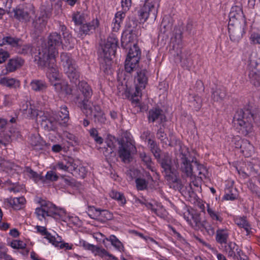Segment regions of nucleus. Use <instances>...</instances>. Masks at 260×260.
<instances>
[{"label": "nucleus", "instance_id": "nucleus-1", "mask_svg": "<svg viewBox=\"0 0 260 260\" xmlns=\"http://www.w3.org/2000/svg\"><path fill=\"white\" fill-rule=\"evenodd\" d=\"M79 90L81 94L77 95L75 102L80 108L82 112L86 117L94 118L95 122L104 123L106 122V117L99 106L93 105L89 101L92 94V90L90 86L85 81L79 82Z\"/></svg>", "mask_w": 260, "mask_h": 260}, {"label": "nucleus", "instance_id": "nucleus-2", "mask_svg": "<svg viewBox=\"0 0 260 260\" xmlns=\"http://www.w3.org/2000/svg\"><path fill=\"white\" fill-rule=\"evenodd\" d=\"M234 119L239 132L246 136L252 132L254 124L257 126L260 125V111L248 106L238 110Z\"/></svg>", "mask_w": 260, "mask_h": 260}, {"label": "nucleus", "instance_id": "nucleus-3", "mask_svg": "<svg viewBox=\"0 0 260 260\" xmlns=\"http://www.w3.org/2000/svg\"><path fill=\"white\" fill-rule=\"evenodd\" d=\"M179 152L177 154V160L180 166V170L185 173L187 176H194L198 175V177L201 179L206 177L207 171L203 165L199 164L197 161L194 163L197 165V170L193 171L191 162H193V158H191L188 148L184 145H179Z\"/></svg>", "mask_w": 260, "mask_h": 260}, {"label": "nucleus", "instance_id": "nucleus-4", "mask_svg": "<svg viewBox=\"0 0 260 260\" xmlns=\"http://www.w3.org/2000/svg\"><path fill=\"white\" fill-rule=\"evenodd\" d=\"M48 47L42 46L38 50V54L35 56V60L39 66H46L47 61L51 56L56 57L58 54L57 48L62 44L60 35L57 32L51 34L48 37Z\"/></svg>", "mask_w": 260, "mask_h": 260}, {"label": "nucleus", "instance_id": "nucleus-5", "mask_svg": "<svg viewBox=\"0 0 260 260\" xmlns=\"http://www.w3.org/2000/svg\"><path fill=\"white\" fill-rule=\"evenodd\" d=\"M29 114L31 115H35L37 120L39 119L41 126L47 131H53L56 127L59 119L54 117L53 112H44L39 110L29 109Z\"/></svg>", "mask_w": 260, "mask_h": 260}, {"label": "nucleus", "instance_id": "nucleus-6", "mask_svg": "<svg viewBox=\"0 0 260 260\" xmlns=\"http://www.w3.org/2000/svg\"><path fill=\"white\" fill-rule=\"evenodd\" d=\"M60 60L63 70L71 82L76 84L79 80V73L75 60L67 53L61 54Z\"/></svg>", "mask_w": 260, "mask_h": 260}, {"label": "nucleus", "instance_id": "nucleus-7", "mask_svg": "<svg viewBox=\"0 0 260 260\" xmlns=\"http://www.w3.org/2000/svg\"><path fill=\"white\" fill-rule=\"evenodd\" d=\"M159 7V0H146L139 12L141 21H145L149 18L155 20Z\"/></svg>", "mask_w": 260, "mask_h": 260}, {"label": "nucleus", "instance_id": "nucleus-8", "mask_svg": "<svg viewBox=\"0 0 260 260\" xmlns=\"http://www.w3.org/2000/svg\"><path fill=\"white\" fill-rule=\"evenodd\" d=\"M39 204L40 207L36 209L35 214L40 221H45L47 216L54 217L60 214L55 206L49 201L41 200Z\"/></svg>", "mask_w": 260, "mask_h": 260}, {"label": "nucleus", "instance_id": "nucleus-9", "mask_svg": "<svg viewBox=\"0 0 260 260\" xmlns=\"http://www.w3.org/2000/svg\"><path fill=\"white\" fill-rule=\"evenodd\" d=\"M140 54V50L136 44L130 48L125 61L126 72L131 73L136 69L139 61Z\"/></svg>", "mask_w": 260, "mask_h": 260}, {"label": "nucleus", "instance_id": "nucleus-10", "mask_svg": "<svg viewBox=\"0 0 260 260\" xmlns=\"http://www.w3.org/2000/svg\"><path fill=\"white\" fill-rule=\"evenodd\" d=\"M228 29L230 40L235 43L239 42L245 33L243 24L233 19L229 22Z\"/></svg>", "mask_w": 260, "mask_h": 260}, {"label": "nucleus", "instance_id": "nucleus-11", "mask_svg": "<svg viewBox=\"0 0 260 260\" xmlns=\"http://www.w3.org/2000/svg\"><path fill=\"white\" fill-rule=\"evenodd\" d=\"M135 77V83L136 91L134 93L135 97L141 96L142 90L144 89L148 82L147 71L145 69L138 70Z\"/></svg>", "mask_w": 260, "mask_h": 260}, {"label": "nucleus", "instance_id": "nucleus-12", "mask_svg": "<svg viewBox=\"0 0 260 260\" xmlns=\"http://www.w3.org/2000/svg\"><path fill=\"white\" fill-rule=\"evenodd\" d=\"M41 67L47 68V76L50 82H57L60 80V76L56 64L55 58L51 56L48 58L46 66H40Z\"/></svg>", "mask_w": 260, "mask_h": 260}, {"label": "nucleus", "instance_id": "nucleus-13", "mask_svg": "<svg viewBox=\"0 0 260 260\" xmlns=\"http://www.w3.org/2000/svg\"><path fill=\"white\" fill-rule=\"evenodd\" d=\"M118 43V39L113 34L107 38L106 43L103 48L104 58L108 61L111 59L112 56H114L116 53Z\"/></svg>", "mask_w": 260, "mask_h": 260}, {"label": "nucleus", "instance_id": "nucleus-14", "mask_svg": "<svg viewBox=\"0 0 260 260\" xmlns=\"http://www.w3.org/2000/svg\"><path fill=\"white\" fill-rule=\"evenodd\" d=\"M77 161L72 157H67L62 161H59L54 166V170H59L64 172H71L75 171L78 167Z\"/></svg>", "mask_w": 260, "mask_h": 260}, {"label": "nucleus", "instance_id": "nucleus-15", "mask_svg": "<svg viewBox=\"0 0 260 260\" xmlns=\"http://www.w3.org/2000/svg\"><path fill=\"white\" fill-rule=\"evenodd\" d=\"M135 151L136 147L132 142H122L119 147L118 155L123 161H129L132 153Z\"/></svg>", "mask_w": 260, "mask_h": 260}, {"label": "nucleus", "instance_id": "nucleus-16", "mask_svg": "<svg viewBox=\"0 0 260 260\" xmlns=\"http://www.w3.org/2000/svg\"><path fill=\"white\" fill-rule=\"evenodd\" d=\"M249 76L252 84L258 86L260 85V64L255 61H250L249 64Z\"/></svg>", "mask_w": 260, "mask_h": 260}, {"label": "nucleus", "instance_id": "nucleus-17", "mask_svg": "<svg viewBox=\"0 0 260 260\" xmlns=\"http://www.w3.org/2000/svg\"><path fill=\"white\" fill-rule=\"evenodd\" d=\"M24 60L21 57L16 56L10 59L6 66V69L2 71L4 75L15 72L21 68L24 64Z\"/></svg>", "mask_w": 260, "mask_h": 260}, {"label": "nucleus", "instance_id": "nucleus-18", "mask_svg": "<svg viewBox=\"0 0 260 260\" xmlns=\"http://www.w3.org/2000/svg\"><path fill=\"white\" fill-rule=\"evenodd\" d=\"M224 251L229 257L237 259L241 258L242 251L235 242H230L225 245Z\"/></svg>", "mask_w": 260, "mask_h": 260}, {"label": "nucleus", "instance_id": "nucleus-19", "mask_svg": "<svg viewBox=\"0 0 260 260\" xmlns=\"http://www.w3.org/2000/svg\"><path fill=\"white\" fill-rule=\"evenodd\" d=\"M99 22L97 19H94L91 22L82 24L80 26L79 33L80 37L83 35H89L92 33L99 26Z\"/></svg>", "mask_w": 260, "mask_h": 260}, {"label": "nucleus", "instance_id": "nucleus-20", "mask_svg": "<svg viewBox=\"0 0 260 260\" xmlns=\"http://www.w3.org/2000/svg\"><path fill=\"white\" fill-rule=\"evenodd\" d=\"M10 15L20 21L26 22L30 20L29 14L20 7L13 9Z\"/></svg>", "mask_w": 260, "mask_h": 260}, {"label": "nucleus", "instance_id": "nucleus-21", "mask_svg": "<svg viewBox=\"0 0 260 260\" xmlns=\"http://www.w3.org/2000/svg\"><path fill=\"white\" fill-rule=\"evenodd\" d=\"M55 90L60 94H70L72 93L71 88L68 85L67 82L64 80H60L54 83H52Z\"/></svg>", "mask_w": 260, "mask_h": 260}, {"label": "nucleus", "instance_id": "nucleus-22", "mask_svg": "<svg viewBox=\"0 0 260 260\" xmlns=\"http://www.w3.org/2000/svg\"><path fill=\"white\" fill-rule=\"evenodd\" d=\"M25 199L23 197L18 198H10L5 200L14 210H20L22 208L25 203Z\"/></svg>", "mask_w": 260, "mask_h": 260}, {"label": "nucleus", "instance_id": "nucleus-23", "mask_svg": "<svg viewBox=\"0 0 260 260\" xmlns=\"http://www.w3.org/2000/svg\"><path fill=\"white\" fill-rule=\"evenodd\" d=\"M229 235V231L228 229H218L216 232L215 239L216 242L220 244H226Z\"/></svg>", "mask_w": 260, "mask_h": 260}, {"label": "nucleus", "instance_id": "nucleus-24", "mask_svg": "<svg viewBox=\"0 0 260 260\" xmlns=\"http://www.w3.org/2000/svg\"><path fill=\"white\" fill-rule=\"evenodd\" d=\"M226 96V91L225 88L222 86H216L215 89H213L212 93V99L214 102H220Z\"/></svg>", "mask_w": 260, "mask_h": 260}, {"label": "nucleus", "instance_id": "nucleus-25", "mask_svg": "<svg viewBox=\"0 0 260 260\" xmlns=\"http://www.w3.org/2000/svg\"><path fill=\"white\" fill-rule=\"evenodd\" d=\"M164 119L165 115L159 109L155 108L149 111L148 119L150 122H154L156 120L161 122Z\"/></svg>", "mask_w": 260, "mask_h": 260}, {"label": "nucleus", "instance_id": "nucleus-26", "mask_svg": "<svg viewBox=\"0 0 260 260\" xmlns=\"http://www.w3.org/2000/svg\"><path fill=\"white\" fill-rule=\"evenodd\" d=\"M125 16V14L123 12L119 11L116 13L112 24L113 31L117 32L119 29L121 23Z\"/></svg>", "mask_w": 260, "mask_h": 260}, {"label": "nucleus", "instance_id": "nucleus-27", "mask_svg": "<svg viewBox=\"0 0 260 260\" xmlns=\"http://www.w3.org/2000/svg\"><path fill=\"white\" fill-rule=\"evenodd\" d=\"M235 223L240 228H243L246 231L247 235H249L251 233V225L246 220L245 217H237L235 218Z\"/></svg>", "mask_w": 260, "mask_h": 260}, {"label": "nucleus", "instance_id": "nucleus-28", "mask_svg": "<svg viewBox=\"0 0 260 260\" xmlns=\"http://www.w3.org/2000/svg\"><path fill=\"white\" fill-rule=\"evenodd\" d=\"M46 19L45 17H39L32 23L36 34L40 33L45 27Z\"/></svg>", "mask_w": 260, "mask_h": 260}, {"label": "nucleus", "instance_id": "nucleus-29", "mask_svg": "<svg viewBox=\"0 0 260 260\" xmlns=\"http://www.w3.org/2000/svg\"><path fill=\"white\" fill-rule=\"evenodd\" d=\"M30 86L32 90L39 92H44L47 88L46 83L40 80H32L30 83Z\"/></svg>", "mask_w": 260, "mask_h": 260}, {"label": "nucleus", "instance_id": "nucleus-30", "mask_svg": "<svg viewBox=\"0 0 260 260\" xmlns=\"http://www.w3.org/2000/svg\"><path fill=\"white\" fill-rule=\"evenodd\" d=\"M106 240L110 241L112 245L119 251L122 252L124 251V247L123 244L115 235H110L108 238H106Z\"/></svg>", "mask_w": 260, "mask_h": 260}, {"label": "nucleus", "instance_id": "nucleus-31", "mask_svg": "<svg viewBox=\"0 0 260 260\" xmlns=\"http://www.w3.org/2000/svg\"><path fill=\"white\" fill-rule=\"evenodd\" d=\"M161 167L165 170L167 173L171 171V160L168 154H165L162 158H158Z\"/></svg>", "mask_w": 260, "mask_h": 260}, {"label": "nucleus", "instance_id": "nucleus-32", "mask_svg": "<svg viewBox=\"0 0 260 260\" xmlns=\"http://www.w3.org/2000/svg\"><path fill=\"white\" fill-rule=\"evenodd\" d=\"M97 218L102 222H105L112 218V214L108 210L96 209Z\"/></svg>", "mask_w": 260, "mask_h": 260}, {"label": "nucleus", "instance_id": "nucleus-33", "mask_svg": "<svg viewBox=\"0 0 260 260\" xmlns=\"http://www.w3.org/2000/svg\"><path fill=\"white\" fill-rule=\"evenodd\" d=\"M21 44V40L18 38H15L11 37H6L3 39V42L0 45L8 44L12 47L17 48Z\"/></svg>", "mask_w": 260, "mask_h": 260}, {"label": "nucleus", "instance_id": "nucleus-34", "mask_svg": "<svg viewBox=\"0 0 260 260\" xmlns=\"http://www.w3.org/2000/svg\"><path fill=\"white\" fill-rule=\"evenodd\" d=\"M207 211L210 217L213 221L216 222H221L222 221V218L220 214L216 211L214 209L211 208L209 204H207Z\"/></svg>", "mask_w": 260, "mask_h": 260}, {"label": "nucleus", "instance_id": "nucleus-35", "mask_svg": "<svg viewBox=\"0 0 260 260\" xmlns=\"http://www.w3.org/2000/svg\"><path fill=\"white\" fill-rule=\"evenodd\" d=\"M91 252L94 254V255H98L101 257L109 256L113 259H116V258L114 256L109 253L105 249L101 248L95 245L94 246V248H93Z\"/></svg>", "mask_w": 260, "mask_h": 260}, {"label": "nucleus", "instance_id": "nucleus-36", "mask_svg": "<svg viewBox=\"0 0 260 260\" xmlns=\"http://www.w3.org/2000/svg\"><path fill=\"white\" fill-rule=\"evenodd\" d=\"M109 195L110 197L118 201L119 204L124 205L126 203V199L123 194L116 190H111Z\"/></svg>", "mask_w": 260, "mask_h": 260}, {"label": "nucleus", "instance_id": "nucleus-37", "mask_svg": "<svg viewBox=\"0 0 260 260\" xmlns=\"http://www.w3.org/2000/svg\"><path fill=\"white\" fill-rule=\"evenodd\" d=\"M242 12L240 8L237 7L233 8L230 13L229 17L230 20L229 22H231L232 19L235 21H239V19L242 17Z\"/></svg>", "mask_w": 260, "mask_h": 260}, {"label": "nucleus", "instance_id": "nucleus-38", "mask_svg": "<svg viewBox=\"0 0 260 260\" xmlns=\"http://www.w3.org/2000/svg\"><path fill=\"white\" fill-rule=\"evenodd\" d=\"M85 15L83 13L76 12L72 15V20L76 25H81L85 21Z\"/></svg>", "mask_w": 260, "mask_h": 260}, {"label": "nucleus", "instance_id": "nucleus-39", "mask_svg": "<svg viewBox=\"0 0 260 260\" xmlns=\"http://www.w3.org/2000/svg\"><path fill=\"white\" fill-rule=\"evenodd\" d=\"M57 118L59 119V121H62V123H66L69 119V112L66 106L63 105L60 107L59 112V116ZM61 123V122H60Z\"/></svg>", "mask_w": 260, "mask_h": 260}, {"label": "nucleus", "instance_id": "nucleus-40", "mask_svg": "<svg viewBox=\"0 0 260 260\" xmlns=\"http://www.w3.org/2000/svg\"><path fill=\"white\" fill-rule=\"evenodd\" d=\"M182 30L181 27L175 28L174 32V36L172 38L173 43L175 42L176 44L180 45L182 43Z\"/></svg>", "mask_w": 260, "mask_h": 260}, {"label": "nucleus", "instance_id": "nucleus-41", "mask_svg": "<svg viewBox=\"0 0 260 260\" xmlns=\"http://www.w3.org/2000/svg\"><path fill=\"white\" fill-rule=\"evenodd\" d=\"M145 205L147 209L151 210L152 212L157 216L161 217L164 215L165 209L161 206H158L157 208H155L151 203H146Z\"/></svg>", "mask_w": 260, "mask_h": 260}, {"label": "nucleus", "instance_id": "nucleus-42", "mask_svg": "<svg viewBox=\"0 0 260 260\" xmlns=\"http://www.w3.org/2000/svg\"><path fill=\"white\" fill-rule=\"evenodd\" d=\"M32 109L33 112L36 110L35 109H34L32 107V106L30 104V103L28 102H25L24 103H23L21 106H20V110L25 115H26V116L27 117H32V118H36V116L35 115H31L30 114H29V112L30 111H29V109Z\"/></svg>", "mask_w": 260, "mask_h": 260}, {"label": "nucleus", "instance_id": "nucleus-43", "mask_svg": "<svg viewBox=\"0 0 260 260\" xmlns=\"http://www.w3.org/2000/svg\"><path fill=\"white\" fill-rule=\"evenodd\" d=\"M0 83L4 86L12 87L16 84H18L19 82L14 78L4 77L0 80Z\"/></svg>", "mask_w": 260, "mask_h": 260}, {"label": "nucleus", "instance_id": "nucleus-44", "mask_svg": "<svg viewBox=\"0 0 260 260\" xmlns=\"http://www.w3.org/2000/svg\"><path fill=\"white\" fill-rule=\"evenodd\" d=\"M140 156L142 160L145 164L147 168L153 171V168L151 166L152 161L150 156L147 155L144 152L140 153Z\"/></svg>", "mask_w": 260, "mask_h": 260}, {"label": "nucleus", "instance_id": "nucleus-45", "mask_svg": "<svg viewBox=\"0 0 260 260\" xmlns=\"http://www.w3.org/2000/svg\"><path fill=\"white\" fill-rule=\"evenodd\" d=\"M10 246L13 249H23L26 247V244L22 241L13 240L11 242Z\"/></svg>", "mask_w": 260, "mask_h": 260}, {"label": "nucleus", "instance_id": "nucleus-46", "mask_svg": "<svg viewBox=\"0 0 260 260\" xmlns=\"http://www.w3.org/2000/svg\"><path fill=\"white\" fill-rule=\"evenodd\" d=\"M0 166L6 171L9 170H15L16 166L14 163L6 160H3L0 163Z\"/></svg>", "mask_w": 260, "mask_h": 260}, {"label": "nucleus", "instance_id": "nucleus-47", "mask_svg": "<svg viewBox=\"0 0 260 260\" xmlns=\"http://www.w3.org/2000/svg\"><path fill=\"white\" fill-rule=\"evenodd\" d=\"M241 148H243V151H247L246 155H251L253 152V147L248 141H245L243 142L242 145L240 146Z\"/></svg>", "mask_w": 260, "mask_h": 260}, {"label": "nucleus", "instance_id": "nucleus-48", "mask_svg": "<svg viewBox=\"0 0 260 260\" xmlns=\"http://www.w3.org/2000/svg\"><path fill=\"white\" fill-rule=\"evenodd\" d=\"M250 42L253 45H260V34L252 32L249 37Z\"/></svg>", "mask_w": 260, "mask_h": 260}, {"label": "nucleus", "instance_id": "nucleus-49", "mask_svg": "<svg viewBox=\"0 0 260 260\" xmlns=\"http://www.w3.org/2000/svg\"><path fill=\"white\" fill-rule=\"evenodd\" d=\"M78 246L83 247L86 250H89L92 251L94 248V245L87 243L84 240H79L78 243L76 244Z\"/></svg>", "mask_w": 260, "mask_h": 260}, {"label": "nucleus", "instance_id": "nucleus-50", "mask_svg": "<svg viewBox=\"0 0 260 260\" xmlns=\"http://www.w3.org/2000/svg\"><path fill=\"white\" fill-rule=\"evenodd\" d=\"M90 136H91L94 141L98 144H102L103 143V139L102 137L98 136V133L96 129L92 128L89 131Z\"/></svg>", "mask_w": 260, "mask_h": 260}, {"label": "nucleus", "instance_id": "nucleus-51", "mask_svg": "<svg viewBox=\"0 0 260 260\" xmlns=\"http://www.w3.org/2000/svg\"><path fill=\"white\" fill-rule=\"evenodd\" d=\"M65 43L67 45H73L75 41V39L73 38L71 34L69 32H63L62 33Z\"/></svg>", "mask_w": 260, "mask_h": 260}, {"label": "nucleus", "instance_id": "nucleus-52", "mask_svg": "<svg viewBox=\"0 0 260 260\" xmlns=\"http://www.w3.org/2000/svg\"><path fill=\"white\" fill-rule=\"evenodd\" d=\"M24 173L29 177L33 178L35 181L38 180L40 178L39 175L30 168L26 167L24 170Z\"/></svg>", "mask_w": 260, "mask_h": 260}, {"label": "nucleus", "instance_id": "nucleus-53", "mask_svg": "<svg viewBox=\"0 0 260 260\" xmlns=\"http://www.w3.org/2000/svg\"><path fill=\"white\" fill-rule=\"evenodd\" d=\"M46 179L50 181H56L58 179V176L53 171H48L45 175Z\"/></svg>", "mask_w": 260, "mask_h": 260}, {"label": "nucleus", "instance_id": "nucleus-54", "mask_svg": "<svg viewBox=\"0 0 260 260\" xmlns=\"http://www.w3.org/2000/svg\"><path fill=\"white\" fill-rule=\"evenodd\" d=\"M136 183L139 190H143L147 187V183L144 179L138 178L136 180Z\"/></svg>", "mask_w": 260, "mask_h": 260}, {"label": "nucleus", "instance_id": "nucleus-55", "mask_svg": "<svg viewBox=\"0 0 260 260\" xmlns=\"http://www.w3.org/2000/svg\"><path fill=\"white\" fill-rule=\"evenodd\" d=\"M63 136L69 141V142L71 143L72 145L77 143V139L73 134L66 132L63 133Z\"/></svg>", "mask_w": 260, "mask_h": 260}, {"label": "nucleus", "instance_id": "nucleus-56", "mask_svg": "<svg viewBox=\"0 0 260 260\" xmlns=\"http://www.w3.org/2000/svg\"><path fill=\"white\" fill-rule=\"evenodd\" d=\"M30 50V47L28 45H22V43L17 47V52L20 54H27Z\"/></svg>", "mask_w": 260, "mask_h": 260}, {"label": "nucleus", "instance_id": "nucleus-57", "mask_svg": "<svg viewBox=\"0 0 260 260\" xmlns=\"http://www.w3.org/2000/svg\"><path fill=\"white\" fill-rule=\"evenodd\" d=\"M8 189L10 192L17 193L22 191L23 189V186L18 184H13L12 186L8 187Z\"/></svg>", "mask_w": 260, "mask_h": 260}, {"label": "nucleus", "instance_id": "nucleus-58", "mask_svg": "<svg viewBox=\"0 0 260 260\" xmlns=\"http://www.w3.org/2000/svg\"><path fill=\"white\" fill-rule=\"evenodd\" d=\"M10 57L9 53L3 48H0V63L4 62Z\"/></svg>", "mask_w": 260, "mask_h": 260}, {"label": "nucleus", "instance_id": "nucleus-59", "mask_svg": "<svg viewBox=\"0 0 260 260\" xmlns=\"http://www.w3.org/2000/svg\"><path fill=\"white\" fill-rule=\"evenodd\" d=\"M2 2L4 6L5 11H7L8 14H10L11 13L12 0H2Z\"/></svg>", "mask_w": 260, "mask_h": 260}, {"label": "nucleus", "instance_id": "nucleus-60", "mask_svg": "<svg viewBox=\"0 0 260 260\" xmlns=\"http://www.w3.org/2000/svg\"><path fill=\"white\" fill-rule=\"evenodd\" d=\"M47 239L49 242L51 243L53 245L55 246V247L59 246L60 243L59 242L56 240V238L52 236L50 233L48 234L47 237L45 238Z\"/></svg>", "mask_w": 260, "mask_h": 260}, {"label": "nucleus", "instance_id": "nucleus-61", "mask_svg": "<svg viewBox=\"0 0 260 260\" xmlns=\"http://www.w3.org/2000/svg\"><path fill=\"white\" fill-rule=\"evenodd\" d=\"M180 61L182 65L186 67H189L191 64L190 59L187 57L186 55H183V54L180 57Z\"/></svg>", "mask_w": 260, "mask_h": 260}, {"label": "nucleus", "instance_id": "nucleus-62", "mask_svg": "<svg viewBox=\"0 0 260 260\" xmlns=\"http://www.w3.org/2000/svg\"><path fill=\"white\" fill-rule=\"evenodd\" d=\"M237 198L236 194L231 192V191L229 189L227 192L223 197V199L225 200L233 201Z\"/></svg>", "mask_w": 260, "mask_h": 260}, {"label": "nucleus", "instance_id": "nucleus-63", "mask_svg": "<svg viewBox=\"0 0 260 260\" xmlns=\"http://www.w3.org/2000/svg\"><path fill=\"white\" fill-rule=\"evenodd\" d=\"M131 4V0H121V7L125 12L129 10Z\"/></svg>", "mask_w": 260, "mask_h": 260}, {"label": "nucleus", "instance_id": "nucleus-64", "mask_svg": "<svg viewBox=\"0 0 260 260\" xmlns=\"http://www.w3.org/2000/svg\"><path fill=\"white\" fill-rule=\"evenodd\" d=\"M36 229L37 230L38 232L40 233L42 236H44L45 238L47 237L48 234H49L47 231L46 228L44 226L37 225Z\"/></svg>", "mask_w": 260, "mask_h": 260}]
</instances>
